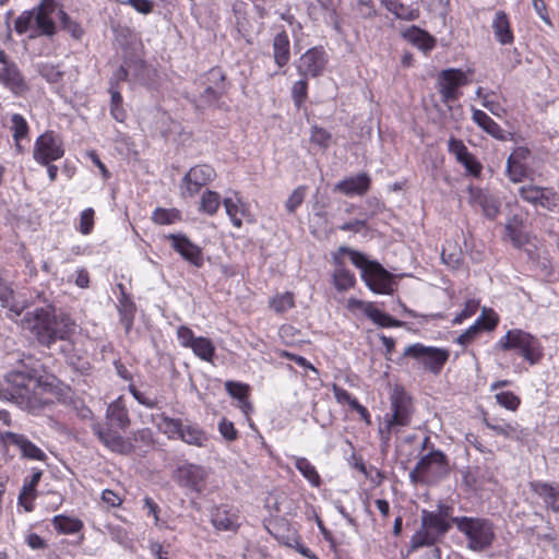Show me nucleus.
<instances>
[{
    "mask_svg": "<svg viewBox=\"0 0 559 559\" xmlns=\"http://www.w3.org/2000/svg\"><path fill=\"white\" fill-rule=\"evenodd\" d=\"M50 391L51 384L37 377L34 368L13 370L5 376V385L0 388V399L35 413L48 403L47 394Z\"/></svg>",
    "mask_w": 559,
    "mask_h": 559,
    "instance_id": "f257e3e1",
    "label": "nucleus"
},
{
    "mask_svg": "<svg viewBox=\"0 0 559 559\" xmlns=\"http://www.w3.org/2000/svg\"><path fill=\"white\" fill-rule=\"evenodd\" d=\"M21 324L24 330L31 331L37 341L47 347H50L57 340L69 338L75 326L70 318H58L51 306L27 311Z\"/></svg>",
    "mask_w": 559,
    "mask_h": 559,
    "instance_id": "f03ea898",
    "label": "nucleus"
},
{
    "mask_svg": "<svg viewBox=\"0 0 559 559\" xmlns=\"http://www.w3.org/2000/svg\"><path fill=\"white\" fill-rule=\"evenodd\" d=\"M415 412L411 395L401 386H395L390 394V412L383 416L378 428L381 443L389 445L391 437L397 435L412 423Z\"/></svg>",
    "mask_w": 559,
    "mask_h": 559,
    "instance_id": "7ed1b4c3",
    "label": "nucleus"
},
{
    "mask_svg": "<svg viewBox=\"0 0 559 559\" xmlns=\"http://www.w3.org/2000/svg\"><path fill=\"white\" fill-rule=\"evenodd\" d=\"M457 530L467 539V547L473 551H484L489 548L495 539L492 523L480 518L456 516L452 519Z\"/></svg>",
    "mask_w": 559,
    "mask_h": 559,
    "instance_id": "20e7f679",
    "label": "nucleus"
},
{
    "mask_svg": "<svg viewBox=\"0 0 559 559\" xmlns=\"http://www.w3.org/2000/svg\"><path fill=\"white\" fill-rule=\"evenodd\" d=\"M498 346L502 350H515L530 365L538 364L543 356V346L539 340L521 329H513L500 338Z\"/></svg>",
    "mask_w": 559,
    "mask_h": 559,
    "instance_id": "39448f33",
    "label": "nucleus"
},
{
    "mask_svg": "<svg viewBox=\"0 0 559 559\" xmlns=\"http://www.w3.org/2000/svg\"><path fill=\"white\" fill-rule=\"evenodd\" d=\"M449 474L447 455L440 450H433L424 455L409 473L413 484H432Z\"/></svg>",
    "mask_w": 559,
    "mask_h": 559,
    "instance_id": "423d86ee",
    "label": "nucleus"
},
{
    "mask_svg": "<svg viewBox=\"0 0 559 559\" xmlns=\"http://www.w3.org/2000/svg\"><path fill=\"white\" fill-rule=\"evenodd\" d=\"M0 84L15 96H23L29 86L17 64L0 48Z\"/></svg>",
    "mask_w": 559,
    "mask_h": 559,
    "instance_id": "0eeeda50",
    "label": "nucleus"
},
{
    "mask_svg": "<svg viewBox=\"0 0 559 559\" xmlns=\"http://www.w3.org/2000/svg\"><path fill=\"white\" fill-rule=\"evenodd\" d=\"M404 356L418 360L432 373H439L449 358L447 349L425 346L420 343L409 345L404 350Z\"/></svg>",
    "mask_w": 559,
    "mask_h": 559,
    "instance_id": "6e6552de",
    "label": "nucleus"
},
{
    "mask_svg": "<svg viewBox=\"0 0 559 559\" xmlns=\"http://www.w3.org/2000/svg\"><path fill=\"white\" fill-rule=\"evenodd\" d=\"M468 79L461 69L443 70L438 78L439 93L443 103L455 102L461 96L460 87L466 85Z\"/></svg>",
    "mask_w": 559,
    "mask_h": 559,
    "instance_id": "1a4fd4ad",
    "label": "nucleus"
},
{
    "mask_svg": "<svg viewBox=\"0 0 559 559\" xmlns=\"http://www.w3.org/2000/svg\"><path fill=\"white\" fill-rule=\"evenodd\" d=\"M63 154L62 141L55 132H45L36 140L34 158L38 163L48 165L50 162L61 158Z\"/></svg>",
    "mask_w": 559,
    "mask_h": 559,
    "instance_id": "9d476101",
    "label": "nucleus"
},
{
    "mask_svg": "<svg viewBox=\"0 0 559 559\" xmlns=\"http://www.w3.org/2000/svg\"><path fill=\"white\" fill-rule=\"evenodd\" d=\"M216 176L210 165H197L185 175L181 183L183 197H193L199 190L211 182Z\"/></svg>",
    "mask_w": 559,
    "mask_h": 559,
    "instance_id": "9b49d317",
    "label": "nucleus"
},
{
    "mask_svg": "<svg viewBox=\"0 0 559 559\" xmlns=\"http://www.w3.org/2000/svg\"><path fill=\"white\" fill-rule=\"evenodd\" d=\"M56 11L55 0H41L40 3L33 9L35 21V33L31 34V38L37 36H52L56 33V24L52 14Z\"/></svg>",
    "mask_w": 559,
    "mask_h": 559,
    "instance_id": "f8f14e48",
    "label": "nucleus"
},
{
    "mask_svg": "<svg viewBox=\"0 0 559 559\" xmlns=\"http://www.w3.org/2000/svg\"><path fill=\"white\" fill-rule=\"evenodd\" d=\"M328 63L325 50L322 47L308 49L298 60V73L304 76H319Z\"/></svg>",
    "mask_w": 559,
    "mask_h": 559,
    "instance_id": "ddd939ff",
    "label": "nucleus"
},
{
    "mask_svg": "<svg viewBox=\"0 0 559 559\" xmlns=\"http://www.w3.org/2000/svg\"><path fill=\"white\" fill-rule=\"evenodd\" d=\"M93 432L98 440L110 451L128 455L133 452V444L129 439L123 438L117 431L109 427H105L99 423L93 424Z\"/></svg>",
    "mask_w": 559,
    "mask_h": 559,
    "instance_id": "4468645a",
    "label": "nucleus"
},
{
    "mask_svg": "<svg viewBox=\"0 0 559 559\" xmlns=\"http://www.w3.org/2000/svg\"><path fill=\"white\" fill-rule=\"evenodd\" d=\"M347 309L355 312L360 310L364 314L369 318L373 323L382 328L389 326H402L404 323L400 320L393 319L391 316L382 312L373 306L372 302L362 301L356 298H349L347 300Z\"/></svg>",
    "mask_w": 559,
    "mask_h": 559,
    "instance_id": "2eb2a0df",
    "label": "nucleus"
},
{
    "mask_svg": "<svg viewBox=\"0 0 559 559\" xmlns=\"http://www.w3.org/2000/svg\"><path fill=\"white\" fill-rule=\"evenodd\" d=\"M167 238L171 241L173 249L178 252L186 261L201 267L204 264V258L201 247L193 243L183 234H170Z\"/></svg>",
    "mask_w": 559,
    "mask_h": 559,
    "instance_id": "dca6fc26",
    "label": "nucleus"
},
{
    "mask_svg": "<svg viewBox=\"0 0 559 559\" xmlns=\"http://www.w3.org/2000/svg\"><path fill=\"white\" fill-rule=\"evenodd\" d=\"M361 276L372 292L377 294H391L392 276L378 262L367 266Z\"/></svg>",
    "mask_w": 559,
    "mask_h": 559,
    "instance_id": "f3484780",
    "label": "nucleus"
},
{
    "mask_svg": "<svg viewBox=\"0 0 559 559\" xmlns=\"http://www.w3.org/2000/svg\"><path fill=\"white\" fill-rule=\"evenodd\" d=\"M206 471L204 467L195 464H185L176 471V480L180 486L190 488L200 492L206 479Z\"/></svg>",
    "mask_w": 559,
    "mask_h": 559,
    "instance_id": "a211bd4d",
    "label": "nucleus"
},
{
    "mask_svg": "<svg viewBox=\"0 0 559 559\" xmlns=\"http://www.w3.org/2000/svg\"><path fill=\"white\" fill-rule=\"evenodd\" d=\"M0 439L4 444L11 443L16 445L21 450L22 455L27 459L38 461L46 459V454L23 435L5 431L0 433Z\"/></svg>",
    "mask_w": 559,
    "mask_h": 559,
    "instance_id": "6ab92c4d",
    "label": "nucleus"
},
{
    "mask_svg": "<svg viewBox=\"0 0 559 559\" xmlns=\"http://www.w3.org/2000/svg\"><path fill=\"white\" fill-rule=\"evenodd\" d=\"M370 177L366 173L345 178L335 185V190L346 195H364L370 189Z\"/></svg>",
    "mask_w": 559,
    "mask_h": 559,
    "instance_id": "aec40b11",
    "label": "nucleus"
},
{
    "mask_svg": "<svg viewBox=\"0 0 559 559\" xmlns=\"http://www.w3.org/2000/svg\"><path fill=\"white\" fill-rule=\"evenodd\" d=\"M471 203L481 209L487 218L493 219L500 209L499 201L491 194L483 191L481 189H469Z\"/></svg>",
    "mask_w": 559,
    "mask_h": 559,
    "instance_id": "412c9836",
    "label": "nucleus"
},
{
    "mask_svg": "<svg viewBox=\"0 0 559 559\" xmlns=\"http://www.w3.org/2000/svg\"><path fill=\"white\" fill-rule=\"evenodd\" d=\"M495 38L503 46L512 45L514 41V35L511 28V23L508 14L500 10L497 11L491 23Z\"/></svg>",
    "mask_w": 559,
    "mask_h": 559,
    "instance_id": "4be33fe9",
    "label": "nucleus"
},
{
    "mask_svg": "<svg viewBox=\"0 0 559 559\" xmlns=\"http://www.w3.org/2000/svg\"><path fill=\"white\" fill-rule=\"evenodd\" d=\"M106 417L111 425L121 430H126L131 424L127 405L121 396L107 406Z\"/></svg>",
    "mask_w": 559,
    "mask_h": 559,
    "instance_id": "5701e85b",
    "label": "nucleus"
},
{
    "mask_svg": "<svg viewBox=\"0 0 559 559\" xmlns=\"http://www.w3.org/2000/svg\"><path fill=\"white\" fill-rule=\"evenodd\" d=\"M273 57L275 63L283 68L290 59V41L285 31L277 33L273 38Z\"/></svg>",
    "mask_w": 559,
    "mask_h": 559,
    "instance_id": "b1692460",
    "label": "nucleus"
},
{
    "mask_svg": "<svg viewBox=\"0 0 559 559\" xmlns=\"http://www.w3.org/2000/svg\"><path fill=\"white\" fill-rule=\"evenodd\" d=\"M472 119L483 131L492 138L502 141L506 140L504 131L485 111L480 109H473Z\"/></svg>",
    "mask_w": 559,
    "mask_h": 559,
    "instance_id": "393cba45",
    "label": "nucleus"
},
{
    "mask_svg": "<svg viewBox=\"0 0 559 559\" xmlns=\"http://www.w3.org/2000/svg\"><path fill=\"white\" fill-rule=\"evenodd\" d=\"M532 490L543 498L545 504L554 512L559 513V490L548 483L534 481L531 484Z\"/></svg>",
    "mask_w": 559,
    "mask_h": 559,
    "instance_id": "a878e982",
    "label": "nucleus"
},
{
    "mask_svg": "<svg viewBox=\"0 0 559 559\" xmlns=\"http://www.w3.org/2000/svg\"><path fill=\"white\" fill-rule=\"evenodd\" d=\"M226 214L229 216L233 225L237 228L242 226V221L250 216L247 206L239 198H226L223 202Z\"/></svg>",
    "mask_w": 559,
    "mask_h": 559,
    "instance_id": "bb28decb",
    "label": "nucleus"
},
{
    "mask_svg": "<svg viewBox=\"0 0 559 559\" xmlns=\"http://www.w3.org/2000/svg\"><path fill=\"white\" fill-rule=\"evenodd\" d=\"M119 288L121 290V298L119 299V306H118V310L120 313V321L123 324L126 332L129 333V331L131 330L132 324H133L135 305L126 295L124 287L122 284H119Z\"/></svg>",
    "mask_w": 559,
    "mask_h": 559,
    "instance_id": "cd10ccee",
    "label": "nucleus"
},
{
    "mask_svg": "<svg viewBox=\"0 0 559 559\" xmlns=\"http://www.w3.org/2000/svg\"><path fill=\"white\" fill-rule=\"evenodd\" d=\"M333 260L336 265L333 272V282L335 287L338 290H347L352 288L355 284L354 274L343 265L340 257L335 255Z\"/></svg>",
    "mask_w": 559,
    "mask_h": 559,
    "instance_id": "c85d7f7f",
    "label": "nucleus"
},
{
    "mask_svg": "<svg viewBox=\"0 0 559 559\" xmlns=\"http://www.w3.org/2000/svg\"><path fill=\"white\" fill-rule=\"evenodd\" d=\"M389 12L394 14L396 19L403 21H415L419 17V9L412 4H404L399 0H391L390 3L382 4Z\"/></svg>",
    "mask_w": 559,
    "mask_h": 559,
    "instance_id": "c756f323",
    "label": "nucleus"
},
{
    "mask_svg": "<svg viewBox=\"0 0 559 559\" xmlns=\"http://www.w3.org/2000/svg\"><path fill=\"white\" fill-rule=\"evenodd\" d=\"M11 130L13 132V140L15 143V150L17 153H24V147L22 145L23 140L28 141V124L26 120L20 114H13L11 117Z\"/></svg>",
    "mask_w": 559,
    "mask_h": 559,
    "instance_id": "7c9ffc66",
    "label": "nucleus"
},
{
    "mask_svg": "<svg viewBox=\"0 0 559 559\" xmlns=\"http://www.w3.org/2000/svg\"><path fill=\"white\" fill-rule=\"evenodd\" d=\"M404 37L424 51L431 50L436 43L432 36L416 26H412L409 29H407L404 33Z\"/></svg>",
    "mask_w": 559,
    "mask_h": 559,
    "instance_id": "2f4dec72",
    "label": "nucleus"
},
{
    "mask_svg": "<svg viewBox=\"0 0 559 559\" xmlns=\"http://www.w3.org/2000/svg\"><path fill=\"white\" fill-rule=\"evenodd\" d=\"M212 524L217 530L228 531L236 527V516L226 507H216L211 514Z\"/></svg>",
    "mask_w": 559,
    "mask_h": 559,
    "instance_id": "473e14b6",
    "label": "nucleus"
},
{
    "mask_svg": "<svg viewBox=\"0 0 559 559\" xmlns=\"http://www.w3.org/2000/svg\"><path fill=\"white\" fill-rule=\"evenodd\" d=\"M190 348L200 359L207 362H213L215 356V346L210 338L198 336Z\"/></svg>",
    "mask_w": 559,
    "mask_h": 559,
    "instance_id": "72a5a7b5",
    "label": "nucleus"
},
{
    "mask_svg": "<svg viewBox=\"0 0 559 559\" xmlns=\"http://www.w3.org/2000/svg\"><path fill=\"white\" fill-rule=\"evenodd\" d=\"M179 438L191 445L204 447L207 441L206 435L198 427L192 425H182Z\"/></svg>",
    "mask_w": 559,
    "mask_h": 559,
    "instance_id": "f704fd0d",
    "label": "nucleus"
},
{
    "mask_svg": "<svg viewBox=\"0 0 559 559\" xmlns=\"http://www.w3.org/2000/svg\"><path fill=\"white\" fill-rule=\"evenodd\" d=\"M152 221L157 225H171L182 219V214L179 210L156 207L152 213Z\"/></svg>",
    "mask_w": 559,
    "mask_h": 559,
    "instance_id": "c9c22d12",
    "label": "nucleus"
},
{
    "mask_svg": "<svg viewBox=\"0 0 559 559\" xmlns=\"http://www.w3.org/2000/svg\"><path fill=\"white\" fill-rule=\"evenodd\" d=\"M421 524L435 534L442 535L449 530V524L438 513L424 511L421 516Z\"/></svg>",
    "mask_w": 559,
    "mask_h": 559,
    "instance_id": "e433bc0d",
    "label": "nucleus"
},
{
    "mask_svg": "<svg viewBox=\"0 0 559 559\" xmlns=\"http://www.w3.org/2000/svg\"><path fill=\"white\" fill-rule=\"evenodd\" d=\"M506 230L514 247H522L527 242V237L522 231V219L513 216L506 225Z\"/></svg>",
    "mask_w": 559,
    "mask_h": 559,
    "instance_id": "4c0bfd02",
    "label": "nucleus"
},
{
    "mask_svg": "<svg viewBox=\"0 0 559 559\" xmlns=\"http://www.w3.org/2000/svg\"><path fill=\"white\" fill-rule=\"evenodd\" d=\"M295 467L302 474V476L313 486L319 487L321 478L316 467L306 457H296Z\"/></svg>",
    "mask_w": 559,
    "mask_h": 559,
    "instance_id": "58836bf2",
    "label": "nucleus"
},
{
    "mask_svg": "<svg viewBox=\"0 0 559 559\" xmlns=\"http://www.w3.org/2000/svg\"><path fill=\"white\" fill-rule=\"evenodd\" d=\"M52 524L57 531L63 534H74L83 527V524L80 520L66 515H56L52 519Z\"/></svg>",
    "mask_w": 559,
    "mask_h": 559,
    "instance_id": "ea45409f",
    "label": "nucleus"
},
{
    "mask_svg": "<svg viewBox=\"0 0 559 559\" xmlns=\"http://www.w3.org/2000/svg\"><path fill=\"white\" fill-rule=\"evenodd\" d=\"M484 424L487 428L495 431L497 435H501L507 439H518L519 425L512 423H492L487 418H484Z\"/></svg>",
    "mask_w": 559,
    "mask_h": 559,
    "instance_id": "a19ab883",
    "label": "nucleus"
},
{
    "mask_svg": "<svg viewBox=\"0 0 559 559\" xmlns=\"http://www.w3.org/2000/svg\"><path fill=\"white\" fill-rule=\"evenodd\" d=\"M203 84L211 85L215 90H219L221 95L227 92L226 76L221 68H212L204 76Z\"/></svg>",
    "mask_w": 559,
    "mask_h": 559,
    "instance_id": "79ce46f5",
    "label": "nucleus"
},
{
    "mask_svg": "<svg viewBox=\"0 0 559 559\" xmlns=\"http://www.w3.org/2000/svg\"><path fill=\"white\" fill-rule=\"evenodd\" d=\"M436 542L437 534L421 524L420 528L411 538V547L412 549H417L425 546H431Z\"/></svg>",
    "mask_w": 559,
    "mask_h": 559,
    "instance_id": "37998d69",
    "label": "nucleus"
},
{
    "mask_svg": "<svg viewBox=\"0 0 559 559\" xmlns=\"http://www.w3.org/2000/svg\"><path fill=\"white\" fill-rule=\"evenodd\" d=\"M221 204V197L217 192L206 190L201 198L200 211L213 215L217 212Z\"/></svg>",
    "mask_w": 559,
    "mask_h": 559,
    "instance_id": "c03bdc74",
    "label": "nucleus"
},
{
    "mask_svg": "<svg viewBox=\"0 0 559 559\" xmlns=\"http://www.w3.org/2000/svg\"><path fill=\"white\" fill-rule=\"evenodd\" d=\"M269 305L274 312L283 313L294 307V295L288 292L278 294L270 299Z\"/></svg>",
    "mask_w": 559,
    "mask_h": 559,
    "instance_id": "a18cd8bd",
    "label": "nucleus"
},
{
    "mask_svg": "<svg viewBox=\"0 0 559 559\" xmlns=\"http://www.w3.org/2000/svg\"><path fill=\"white\" fill-rule=\"evenodd\" d=\"M109 92L111 95L110 114L115 120L123 122L127 115L124 109L122 108V96L119 90L115 86H110Z\"/></svg>",
    "mask_w": 559,
    "mask_h": 559,
    "instance_id": "49530a36",
    "label": "nucleus"
},
{
    "mask_svg": "<svg viewBox=\"0 0 559 559\" xmlns=\"http://www.w3.org/2000/svg\"><path fill=\"white\" fill-rule=\"evenodd\" d=\"M14 29L19 34H25L31 32V34L35 33V21H34V12L24 11L14 22Z\"/></svg>",
    "mask_w": 559,
    "mask_h": 559,
    "instance_id": "de8ad7c7",
    "label": "nucleus"
},
{
    "mask_svg": "<svg viewBox=\"0 0 559 559\" xmlns=\"http://www.w3.org/2000/svg\"><path fill=\"white\" fill-rule=\"evenodd\" d=\"M350 7L362 19H371L377 15L373 0H352Z\"/></svg>",
    "mask_w": 559,
    "mask_h": 559,
    "instance_id": "09e8293b",
    "label": "nucleus"
},
{
    "mask_svg": "<svg viewBox=\"0 0 559 559\" xmlns=\"http://www.w3.org/2000/svg\"><path fill=\"white\" fill-rule=\"evenodd\" d=\"M507 173L511 181L521 182L527 177L526 163L523 162H509L507 159Z\"/></svg>",
    "mask_w": 559,
    "mask_h": 559,
    "instance_id": "8fccbe9b",
    "label": "nucleus"
},
{
    "mask_svg": "<svg viewBox=\"0 0 559 559\" xmlns=\"http://www.w3.org/2000/svg\"><path fill=\"white\" fill-rule=\"evenodd\" d=\"M182 421L178 418H170L166 415L160 416V423L158 424L159 429L169 436L180 435L182 428Z\"/></svg>",
    "mask_w": 559,
    "mask_h": 559,
    "instance_id": "3c124183",
    "label": "nucleus"
},
{
    "mask_svg": "<svg viewBox=\"0 0 559 559\" xmlns=\"http://www.w3.org/2000/svg\"><path fill=\"white\" fill-rule=\"evenodd\" d=\"M58 15L62 28L69 32L74 38L80 39L83 35V29L80 24L72 21L68 13L62 10L59 11Z\"/></svg>",
    "mask_w": 559,
    "mask_h": 559,
    "instance_id": "603ef678",
    "label": "nucleus"
},
{
    "mask_svg": "<svg viewBox=\"0 0 559 559\" xmlns=\"http://www.w3.org/2000/svg\"><path fill=\"white\" fill-rule=\"evenodd\" d=\"M338 253L348 254L353 264L361 269V273L365 272V270H367V266L374 263L372 261H368L362 253L347 247H341L338 249Z\"/></svg>",
    "mask_w": 559,
    "mask_h": 559,
    "instance_id": "864d4df0",
    "label": "nucleus"
},
{
    "mask_svg": "<svg viewBox=\"0 0 559 559\" xmlns=\"http://www.w3.org/2000/svg\"><path fill=\"white\" fill-rule=\"evenodd\" d=\"M306 186H299L292 192V194L289 195L285 203V207L288 213H294L296 209L301 205L306 197Z\"/></svg>",
    "mask_w": 559,
    "mask_h": 559,
    "instance_id": "5fc2aeb1",
    "label": "nucleus"
},
{
    "mask_svg": "<svg viewBox=\"0 0 559 559\" xmlns=\"http://www.w3.org/2000/svg\"><path fill=\"white\" fill-rule=\"evenodd\" d=\"M520 197L533 205H537L539 201V197L543 195V188L537 186H522L519 189Z\"/></svg>",
    "mask_w": 559,
    "mask_h": 559,
    "instance_id": "6e6d98bb",
    "label": "nucleus"
},
{
    "mask_svg": "<svg viewBox=\"0 0 559 559\" xmlns=\"http://www.w3.org/2000/svg\"><path fill=\"white\" fill-rule=\"evenodd\" d=\"M331 133L320 127H312L310 132V142L320 146L321 148H328L331 142Z\"/></svg>",
    "mask_w": 559,
    "mask_h": 559,
    "instance_id": "4d7b16f0",
    "label": "nucleus"
},
{
    "mask_svg": "<svg viewBox=\"0 0 559 559\" xmlns=\"http://www.w3.org/2000/svg\"><path fill=\"white\" fill-rule=\"evenodd\" d=\"M537 205L555 211L559 207V195L552 189L543 188V195L539 197Z\"/></svg>",
    "mask_w": 559,
    "mask_h": 559,
    "instance_id": "13d9d810",
    "label": "nucleus"
},
{
    "mask_svg": "<svg viewBox=\"0 0 559 559\" xmlns=\"http://www.w3.org/2000/svg\"><path fill=\"white\" fill-rule=\"evenodd\" d=\"M495 397L501 406L513 412L518 409L521 403L520 397L510 391L497 393Z\"/></svg>",
    "mask_w": 559,
    "mask_h": 559,
    "instance_id": "bf43d9fd",
    "label": "nucleus"
},
{
    "mask_svg": "<svg viewBox=\"0 0 559 559\" xmlns=\"http://www.w3.org/2000/svg\"><path fill=\"white\" fill-rule=\"evenodd\" d=\"M225 389L230 396L238 401L243 400L249 394V385L240 382L226 381Z\"/></svg>",
    "mask_w": 559,
    "mask_h": 559,
    "instance_id": "052dcab7",
    "label": "nucleus"
},
{
    "mask_svg": "<svg viewBox=\"0 0 559 559\" xmlns=\"http://www.w3.org/2000/svg\"><path fill=\"white\" fill-rule=\"evenodd\" d=\"M308 83L306 79H301L293 85L292 94L295 104L299 107L307 97Z\"/></svg>",
    "mask_w": 559,
    "mask_h": 559,
    "instance_id": "680f3d73",
    "label": "nucleus"
},
{
    "mask_svg": "<svg viewBox=\"0 0 559 559\" xmlns=\"http://www.w3.org/2000/svg\"><path fill=\"white\" fill-rule=\"evenodd\" d=\"M204 88L199 95V102L202 105H212L216 103L223 95L219 94V90L213 88L211 85L203 84Z\"/></svg>",
    "mask_w": 559,
    "mask_h": 559,
    "instance_id": "e2e57ef3",
    "label": "nucleus"
},
{
    "mask_svg": "<svg viewBox=\"0 0 559 559\" xmlns=\"http://www.w3.org/2000/svg\"><path fill=\"white\" fill-rule=\"evenodd\" d=\"M94 227V210L86 209L82 212L80 217V231L83 235H88Z\"/></svg>",
    "mask_w": 559,
    "mask_h": 559,
    "instance_id": "0e129e2a",
    "label": "nucleus"
},
{
    "mask_svg": "<svg viewBox=\"0 0 559 559\" xmlns=\"http://www.w3.org/2000/svg\"><path fill=\"white\" fill-rule=\"evenodd\" d=\"M332 391H333L335 400L340 404H347L350 406V408H353L354 405L358 402L355 397H353L350 395V393H348L346 390H344L343 388H341L336 384H333Z\"/></svg>",
    "mask_w": 559,
    "mask_h": 559,
    "instance_id": "69168bd1",
    "label": "nucleus"
},
{
    "mask_svg": "<svg viewBox=\"0 0 559 559\" xmlns=\"http://www.w3.org/2000/svg\"><path fill=\"white\" fill-rule=\"evenodd\" d=\"M177 337H178L181 346L187 347V348H190L192 346L193 342L197 340V337L193 334V331L186 325H180L177 329Z\"/></svg>",
    "mask_w": 559,
    "mask_h": 559,
    "instance_id": "338daca9",
    "label": "nucleus"
},
{
    "mask_svg": "<svg viewBox=\"0 0 559 559\" xmlns=\"http://www.w3.org/2000/svg\"><path fill=\"white\" fill-rule=\"evenodd\" d=\"M218 430L227 441H235L238 437V431L236 430L234 424L226 418L221 420Z\"/></svg>",
    "mask_w": 559,
    "mask_h": 559,
    "instance_id": "774afa93",
    "label": "nucleus"
}]
</instances>
